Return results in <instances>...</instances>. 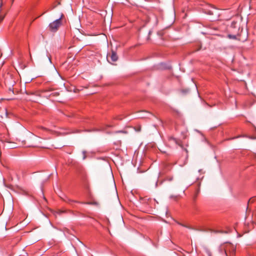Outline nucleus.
Wrapping results in <instances>:
<instances>
[{
  "label": "nucleus",
  "instance_id": "nucleus-1",
  "mask_svg": "<svg viewBox=\"0 0 256 256\" xmlns=\"http://www.w3.org/2000/svg\"><path fill=\"white\" fill-rule=\"evenodd\" d=\"M220 250L226 256H232L235 253L236 248L232 244L226 243L220 246Z\"/></svg>",
  "mask_w": 256,
  "mask_h": 256
},
{
  "label": "nucleus",
  "instance_id": "nucleus-2",
  "mask_svg": "<svg viewBox=\"0 0 256 256\" xmlns=\"http://www.w3.org/2000/svg\"><path fill=\"white\" fill-rule=\"evenodd\" d=\"M62 24L61 18H60L49 24L50 30L53 32H56L58 30L59 27Z\"/></svg>",
  "mask_w": 256,
  "mask_h": 256
},
{
  "label": "nucleus",
  "instance_id": "nucleus-3",
  "mask_svg": "<svg viewBox=\"0 0 256 256\" xmlns=\"http://www.w3.org/2000/svg\"><path fill=\"white\" fill-rule=\"evenodd\" d=\"M107 59L110 62H115L118 60V56L116 52L112 50L110 54L107 55Z\"/></svg>",
  "mask_w": 256,
  "mask_h": 256
},
{
  "label": "nucleus",
  "instance_id": "nucleus-4",
  "mask_svg": "<svg viewBox=\"0 0 256 256\" xmlns=\"http://www.w3.org/2000/svg\"><path fill=\"white\" fill-rule=\"evenodd\" d=\"M168 140L170 144L174 143L181 148H183L182 141L178 139H176L172 136H169L168 138Z\"/></svg>",
  "mask_w": 256,
  "mask_h": 256
},
{
  "label": "nucleus",
  "instance_id": "nucleus-5",
  "mask_svg": "<svg viewBox=\"0 0 256 256\" xmlns=\"http://www.w3.org/2000/svg\"><path fill=\"white\" fill-rule=\"evenodd\" d=\"M8 116V112L6 108H0V121Z\"/></svg>",
  "mask_w": 256,
  "mask_h": 256
},
{
  "label": "nucleus",
  "instance_id": "nucleus-6",
  "mask_svg": "<svg viewBox=\"0 0 256 256\" xmlns=\"http://www.w3.org/2000/svg\"><path fill=\"white\" fill-rule=\"evenodd\" d=\"M214 8L210 6H208L206 8H204V12L209 15L214 14Z\"/></svg>",
  "mask_w": 256,
  "mask_h": 256
},
{
  "label": "nucleus",
  "instance_id": "nucleus-7",
  "mask_svg": "<svg viewBox=\"0 0 256 256\" xmlns=\"http://www.w3.org/2000/svg\"><path fill=\"white\" fill-rule=\"evenodd\" d=\"M58 94H59L58 92H54L50 94V96H58Z\"/></svg>",
  "mask_w": 256,
  "mask_h": 256
},
{
  "label": "nucleus",
  "instance_id": "nucleus-8",
  "mask_svg": "<svg viewBox=\"0 0 256 256\" xmlns=\"http://www.w3.org/2000/svg\"><path fill=\"white\" fill-rule=\"evenodd\" d=\"M199 192H200V190L199 189H198L196 192V194L194 196V198L195 200L196 198L197 197L198 193H199Z\"/></svg>",
  "mask_w": 256,
  "mask_h": 256
},
{
  "label": "nucleus",
  "instance_id": "nucleus-9",
  "mask_svg": "<svg viewBox=\"0 0 256 256\" xmlns=\"http://www.w3.org/2000/svg\"><path fill=\"white\" fill-rule=\"evenodd\" d=\"M228 37L230 38H233V39H236V36H234V35H230V34H229L228 35Z\"/></svg>",
  "mask_w": 256,
  "mask_h": 256
},
{
  "label": "nucleus",
  "instance_id": "nucleus-10",
  "mask_svg": "<svg viewBox=\"0 0 256 256\" xmlns=\"http://www.w3.org/2000/svg\"><path fill=\"white\" fill-rule=\"evenodd\" d=\"M178 224L181 225L182 226L186 227V228H190V226H186V225H184V224H180V223H178Z\"/></svg>",
  "mask_w": 256,
  "mask_h": 256
},
{
  "label": "nucleus",
  "instance_id": "nucleus-11",
  "mask_svg": "<svg viewBox=\"0 0 256 256\" xmlns=\"http://www.w3.org/2000/svg\"><path fill=\"white\" fill-rule=\"evenodd\" d=\"M4 16H0V22L4 20Z\"/></svg>",
  "mask_w": 256,
  "mask_h": 256
},
{
  "label": "nucleus",
  "instance_id": "nucleus-12",
  "mask_svg": "<svg viewBox=\"0 0 256 256\" xmlns=\"http://www.w3.org/2000/svg\"><path fill=\"white\" fill-rule=\"evenodd\" d=\"M140 130H141L140 127V126H138V127L137 128V129H136V131H137V132H140Z\"/></svg>",
  "mask_w": 256,
  "mask_h": 256
},
{
  "label": "nucleus",
  "instance_id": "nucleus-13",
  "mask_svg": "<svg viewBox=\"0 0 256 256\" xmlns=\"http://www.w3.org/2000/svg\"><path fill=\"white\" fill-rule=\"evenodd\" d=\"M83 154H84V157H83V159L84 160L86 158V152H83Z\"/></svg>",
  "mask_w": 256,
  "mask_h": 256
},
{
  "label": "nucleus",
  "instance_id": "nucleus-14",
  "mask_svg": "<svg viewBox=\"0 0 256 256\" xmlns=\"http://www.w3.org/2000/svg\"><path fill=\"white\" fill-rule=\"evenodd\" d=\"M172 178H168V180H172Z\"/></svg>",
  "mask_w": 256,
  "mask_h": 256
},
{
  "label": "nucleus",
  "instance_id": "nucleus-15",
  "mask_svg": "<svg viewBox=\"0 0 256 256\" xmlns=\"http://www.w3.org/2000/svg\"><path fill=\"white\" fill-rule=\"evenodd\" d=\"M254 158L256 159V154L254 155Z\"/></svg>",
  "mask_w": 256,
  "mask_h": 256
},
{
  "label": "nucleus",
  "instance_id": "nucleus-16",
  "mask_svg": "<svg viewBox=\"0 0 256 256\" xmlns=\"http://www.w3.org/2000/svg\"><path fill=\"white\" fill-rule=\"evenodd\" d=\"M42 129L45 130L46 128H42Z\"/></svg>",
  "mask_w": 256,
  "mask_h": 256
},
{
  "label": "nucleus",
  "instance_id": "nucleus-17",
  "mask_svg": "<svg viewBox=\"0 0 256 256\" xmlns=\"http://www.w3.org/2000/svg\"><path fill=\"white\" fill-rule=\"evenodd\" d=\"M14 1V0H12V2Z\"/></svg>",
  "mask_w": 256,
  "mask_h": 256
}]
</instances>
